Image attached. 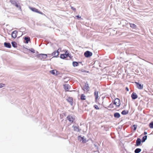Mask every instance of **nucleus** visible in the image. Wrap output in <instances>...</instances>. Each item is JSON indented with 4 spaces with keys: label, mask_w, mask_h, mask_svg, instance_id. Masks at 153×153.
<instances>
[{
    "label": "nucleus",
    "mask_w": 153,
    "mask_h": 153,
    "mask_svg": "<svg viewBox=\"0 0 153 153\" xmlns=\"http://www.w3.org/2000/svg\"><path fill=\"white\" fill-rule=\"evenodd\" d=\"M67 118L69 122L71 123H72L75 120V117L72 115H69L68 116Z\"/></svg>",
    "instance_id": "f257e3e1"
},
{
    "label": "nucleus",
    "mask_w": 153,
    "mask_h": 153,
    "mask_svg": "<svg viewBox=\"0 0 153 153\" xmlns=\"http://www.w3.org/2000/svg\"><path fill=\"white\" fill-rule=\"evenodd\" d=\"M47 56V54H39L36 55V57L41 59H46Z\"/></svg>",
    "instance_id": "f03ea898"
},
{
    "label": "nucleus",
    "mask_w": 153,
    "mask_h": 153,
    "mask_svg": "<svg viewBox=\"0 0 153 153\" xmlns=\"http://www.w3.org/2000/svg\"><path fill=\"white\" fill-rule=\"evenodd\" d=\"M120 100L118 98H116L114 102V104L116 106H119L120 105Z\"/></svg>",
    "instance_id": "7ed1b4c3"
},
{
    "label": "nucleus",
    "mask_w": 153,
    "mask_h": 153,
    "mask_svg": "<svg viewBox=\"0 0 153 153\" xmlns=\"http://www.w3.org/2000/svg\"><path fill=\"white\" fill-rule=\"evenodd\" d=\"M83 90L84 91H88L89 90L90 88L89 86V85L87 82L85 83V85L83 86Z\"/></svg>",
    "instance_id": "20e7f679"
},
{
    "label": "nucleus",
    "mask_w": 153,
    "mask_h": 153,
    "mask_svg": "<svg viewBox=\"0 0 153 153\" xmlns=\"http://www.w3.org/2000/svg\"><path fill=\"white\" fill-rule=\"evenodd\" d=\"M84 55L85 57H88L92 55V53L89 51H87L85 52Z\"/></svg>",
    "instance_id": "39448f33"
},
{
    "label": "nucleus",
    "mask_w": 153,
    "mask_h": 153,
    "mask_svg": "<svg viewBox=\"0 0 153 153\" xmlns=\"http://www.w3.org/2000/svg\"><path fill=\"white\" fill-rule=\"evenodd\" d=\"M60 50H61V49L59 48L58 51H54L52 53V56H54L53 57H56L59 54V52L58 51Z\"/></svg>",
    "instance_id": "423d86ee"
},
{
    "label": "nucleus",
    "mask_w": 153,
    "mask_h": 153,
    "mask_svg": "<svg viewBox=\"0 0 153 153\" xmlns=\"http://www.w3.org/2000/svg\"><path fill=\"white\" fill-rule=\"evenodd\" d=\"M17 33L18 32L16 30H14L13 31L11 34L12 37L14 38H16L17 37Z\"/></svg>",
    "instance_id": "0eeeda50"
},
{
    "label": "nucleus",
    "mask_w": 153,
    "mask_h": 153,
    "mask_svg": "<svg viewBox=\"0 0 153 153\" xmlns=\"http://www.w3.org/2000/svg\"><path fill=\"white\" fill-rule=\"evenodd\" d=\"M68 56H69V53L61 54L60 55V57L61 59H64L67 57Z\"/></svg>",
    "instance_id": "6e6552de"
},
{
    "label": "nucleus",
    "mask_w": 153,
    "mask_h": 153,
    "mask_svg": "<svg viewBox=\"0 0 153 153\" xmlns=\"http://www.w3.org/2000/svg\"><path fill=\"white\" fill-rule=\"evenodd\" d=\"M67 100L69 102L71 105H73V98L71 97H69L67 99Z\"/></svg>",
    "instance_id": "1a4fd4ad"
},
{
    "label": "nucleus",
    "mask_w": 153,
    "mask_h": 153,
    "mask_svg": "<svg viewBox=\"0 0 153 153\" xmlns=\"http://www.w3.org/2000/svg\"><path fill=\"white\" fill-rule=\"evenodd\" d=\"M137 85V88L139 89H142L143 88V85H142L141 84L137 82H135Z\"/></svg>",
    "instance_id": "9d476101"
},
{
    "label": "nucleus",
    "mask_w": 153,
    "mask_h": 153,
    "mask_svg": "<svg viewBox=\"0 0 153 153\" xmlns=\"http://www.w3.org/2000/svg\"><path fill=\"white\" fill-rule=\"evenodd\" d=\"M131 97L134 100L137 98V95L135 93L133 92L131 95Z\"/></svg>",
    "instance_id": "9b49d317"
},
{
    "label": "nucleus",
    "mask_w": 153,
    "mask_h": 153,
    "mask_svg": "<svg viewBox=\"0 0 153 153\" xmlns=\"http://www.w3.org/2000/svg\"><path fill=\"white\" fill-rule=\"evenodd\" d=\"M141 139L139 138H138L136 140L135 145L137 146H139L141 144Z\"/></svg>",
    "instance_id": "f8f14e48"
},
{
    "label": "nucleus",
    "mask_w": 153,
    "mask_h": 153,
    "mask_svg": "<svg viewBox=\"0 0 153 153\" xmlns=\"http://www.w3.org/2000/svg\"><path fill=\"white\" fill-rule=\"evenodd\" d=\"M64 89L66 91H68L70 88V86L68 84H65L64 85Z\"/></svg>",
    "instance_id": "ddd939ff"
},
{
    "label": "nucleus",
    "mask_w": 153,
    "mask_h": 153,
    "mask_svg": "<svg viewBox=\"0 0 153 153\" xmlns=\"http://www.w3.org/2000/svg\"><path fill=\"white\" fill-rule=\"evenodd\" d=\"M72 127L73 128L74 130V131H76L77 132H79L80 131V130L79 129V126H73Z\"/></svg>",
    "instance_id": "4468645a"
},
{
    "label": "nucleus",
    "mask_w": 153,
    "mask_h": 153,
    "mask_svg": "<svg viewBox=\"0 0 153 153\" xmlns=\"http://www.w3.org/2000/svg\"><path fill=\"white\" fill-rule=\"evenodd\" d=\"M4 46L7 48H11V45L10 43L5 42L4 43Z\"/></svg>",
    "instance_id": "2eb2a0df"
},
{
    "label": "nucleus",
    "mask_w": 153,
    "mask_h": 153,
    "mask_svg": "<svg viewBox=\"0 0 153 153\" xmlns=\"http://www.w3.org/2000/svg\"><path fill=\"white\" fill-rule=\"evenodd\" d=\"M94 96L95 97V100H97L98 99L99 96H98V91H95L94 92Z\"/></svg>",
    "instance_id": "dca6fc26"
},
{
    "label": "nucleus",
    "mask_w": 153,
    "mask_h": 153,
    "mask_svg": "<svg viewBox=\"0 0 153 153\" xmlns=\"http://www.w3.org/2000/svg\"><path fill=\"white\" fill-rule=\"evenodd\" d=\"M25 40L26 41L25 43L27 44L28 43L29 41L30 40V38L29 37H25L24 38Z\"/></svg>",
    "instance_id": "f3484780"
},
{
    "label": "nucleus",
    "mask_w": 153,
    "mask_h": 153,
    "mask_svg": "<svg viewBox=\"0 0 153 153\" xmlns=\"http://www.w3.org/2000/svg\"><path fill=\"white\" fill-rule=\"evenodd\" d=\"M114 116L115 118H119L120 117V115L119 113L117 112L114 114Z\"/></svg>",
    "instance_id": "a211bd4d"
},
{
    "label": "nucleus",
    "mask_w": 153,
    "mask_h": 153,
    "mask_svg": "<svg viewBox=\"0 0 153 153\" xmlns=\"http://www.w3.org/2000/svg\"><path fill=\"white\" fill-rule=\"evenodd\" d=\"M80 139H81L82 142L83 143H85L86 142L85 139L83 137H81L80 136L78 137V139L80 140Z\"/></svg>",
    "instance_id": "6ab92c4d"
},
{
    "label": "nucleus",
    "mask_w": 153,
    "mask_h": 153,
    "mask_svg": "<svg viewBox=\"0 0 153 153\" xmlns=\"http://www.w3.org/2000/svg\"><path fill=\"white\" fill-rule=\"evenodd\" d=\"M86 97L84 94H82L81 95L80 99L82 100H85L86 99Z\"/></svg>",
    "instance_id": "aec40b11"
},
{
    "label": "nucleus",
    "mask_w": 153,
    "mask_h": 153,
    "mask_svg": "<svg viewBox=\"0 0 153 153\" xmlns=\"http://www.w3.org/2000/svg\"><path fill=\"white\" fill-rule=\"evenodd\" d=\"M130 26L132 28L135 29L136 27V25L134 24L129 23Z\"/></svg>",
    "instance_id": "412c9836"
},
{
    "label": "nucleus",
    "mask_w": 153,
    "mask_h": 153,
    "mask_svg": "<svg viewBox=\"0 0 153 153\" xmlns=\"http://www.w3.org/2000/svg\"><path fill=\"white\" fill-rule=\"evenodd\" d=\"M141 149L140 148H137L134 150L135 153H139L141 151Z\"/></svg>",
    "instance_id": "4be33fe9"
},
{
    "label": "nucleus",
    "mask_w": 153,
    "mask_h": 153,
    "mask_svg": "<svg viewBox=\"0 0 153 153\" xmlns=\"http://www.w3.org/2000/svg\"><path fill=\"white\" fill-rule=\"evenodd\" d=\"M147 136L146 135L144 136L142 138L141 141L142 142H144L145 140L147 139Z\"/></svg>",
    "instance_id": "5701e85b"
},
{
    "label": "nucleus",
    "mask_w": 153,
    "mask_h": 153,
    "mask_svg": "<svg viewBox=\"0 0 153 153\" xmlns=\"http://www.w3.org/2000/svg\"><path fill=\"white\" fill-rule=\"evenodd\" d=\"M30 9L33 12H36L37 13V12H38V10L37 9L35 8L31 7L30 8Z\"/></svg>",
    "instance_id": "b1692460"
},
{
    "label": "nucleus",
    "mask_w": 153,
    "mask_h": 153,
    "mask_svg": "<svg viewBox=\"0 0 153 153\" xmlns=\"http://www.w3.org/2000/svg\"><path fill=\"white\" fill-rule=\"evenodd\" d=\"M12 46L14 48L17 47V43L16 42H13L11 43Z\"/></svg>",
    "instance_id": "393cba45"
},
{
    "label": "nucleus",
    "mask_w": 153,
    "mask_h": 153,
    "mask_svg": "<svg viewBox=\"0 0 153 153\" xmlns=\"http://www.w3.org/2000/svg\"><path fill=\"white\" fill-rule=\"evenodd\" d=\"M73 65L74 67H76L78 65V63L76 62H73Z\"/></svg>",
    "instance_id": "a878e982"
},
{
    "label": "nucleus",
    "mask_w": 153,
    "mask_h": 153,
    "mask_svg": "<svg viewBox=\"0 0 153 153\" xmlns=\"http://www.w3.org/2000/svg\"><path fill=\"white\" fill-rule=\"evenodd\" d=\"M128 113V112H127L126 110H123V111L122 112H121V114H123V115H126V114H127Z\"/></svg>",
    "instance_id": "bb28decb"
},
{
    "label": "nucleus",
    "mask_w": 153,
    "mask_h": 153,
    "mask_svg": "<svg viewBox=\"0 0 153 153\" xmlns=\"http://www.w3.org/2000/svg\"><path fill=\"white\" fill-rule=\"evenodd\" d=\"M55 71H56V70H53L50 71V72L51 74H52L53 75H55Z\"/></svg>",
    "instance_id": "cd10ccee"
},
{
    "label": "nucleus",
    "mask_w": 153,
    "mask_h": 153,
    "mask_svg": "<svg viewBox=\"0 0 153 153\" xmlns=\"http://www.w3.org/2000/svg\"><path fill=\"white\" fill-rule=\"evenodd\" d=\"M14 5H15L16 6V7L17 8H19V9H21V7L20 6L19 4L17 3H16V4H14Z\"/></svg>",
    "instance_id": "c85d7f7f"
},
{
    "label": "nucleus",
    "mask_w": 153,
    "mask_h": 153,
    "mask_svg": "<svg viewBox=\"0 0 153 153\" xmlns=\"http://www.w3.org/2000/svg\"><path fill=\"white\" fill-rule=\"evenodd\" d=\"M149 126L151 128H153V121L149 123Z\"/></svg>",
    "instance_id": "c756f323"
},
{
    "label": "nucleus",
    "mask_w": 153,
    "mask_h": 153,
    "mask_svg": "<svg viewBox=\"0 0 153 153\" xmlns=\"http://www.w3.org/2000/svg\"><path fill=\"white\" fill-rule=\"evenodd\" d=\"M10 1L12 4L14 5L16 3L15 0H10Z\"/></svg>",
    "instance_id": "7c9ffc66"
},
{
    "label": "nucleus",
    "mask_w": 153,
    "mask_h": 153,
    "mask_svg": "<svg viewBox=\"0 0 153 153\" xmlns=\"http://www.w3.org/2000/svg\"><path fill=\"white\" fill-rule=\"evenodd\" d=\"M114 103L113 104H112V103H111V104L109 105V106H108V107L109 108H114V106H113V105H114Z\"/></svg>",
    "instance_id": "2f4dec72"
},
{
    "label": "nucleus",
    "mask_w": 153,
    "mask_h": 153,
    "mask_svg": "<svg viewBox=\"0 0 153 153\" xmlns=\"http://www.w3.org/2000/svg\"><path fill=\"white\" fill-rule=\"evenodd\" d=\"M133 126L134 127V129H133L135 131L137 128V125H134Z\"/></svg>",
    "instance_id": "473e14b6"
},
{
    "label": "nucleus",
    "mask_w": 153,
    "mask_h": 153,
    "mask_svg": "<svg viewBox=\"0 0 153 153\" xmlns=\"http://www.w3.org/2000/svg\"><path fill=\"white\" fill-rule=\"evenodd\" d=\"M94 107L96 109L98 110L99 109V108L98 107L97 105H95L94 106Z\"/></svg>",
    "instance_id": "72a5a7b5"
},
{
    "label": "nucleus",
    "mask_w": 153,
    "mask_h": 153,
    "mask_svg": "<svg viewBox=\"0 0 153 153\" xmlns=\"http://www.w3.org/2000/svg\"><path fill=\"white\" fill-rule=\"evenodd\" d=\"M5 85L4 84H0V88L4 87Z\"/></svg>",
    "instance_id": "f704fd0d"
},
{
    "label": "nucleus",
    "mask_w": 153,
    "mask_h": 153,
    "mask_svg": "<svg viewBox=\"0 0 153 153\" xmlns=\"http://www.w3.org/2000/svg\"><path fill=\"white\" fill-rule=\"evenodd\" d=\"M30 51H31V52L33 53H35V50H34L33 48H31Z\"/></svg>",
    "instance_id": "c9c22d12"
},
{
    "label": "nucleus",
    "mask_w": 153,
    "mask_h": 153,
    "mask_svg": "<svg viewBox=\"0 0 153 153\" xmlns=\"http://www.w3.org/2000/svg\"><path fill=\"white\" fill-rule=\"evenodd\" d=\"M71 9L72 10H74V11H76V8H74L73 7L71 6Z\"/></svg>",
    "instance_id": "e433bc0d"
},
{
    "label": "nucleus",
    "mask_w": 153,
    "mask_h": 153,
    "mask_svg": "<svg viewBox=\"0 0 153 153\" xmlns=\"http://www.w3.org/2000/svg\"><path fill=\"white\" fill-rule=\"evenodd\" d=\"M59 74V72L56 70V71H55V74L56 75H57Z\"/></svg>",
    "instance_id": "4c0bfd02"
},
{
    "label": "nucleus",
    "mask_w": 153,
    "mask_h": 153,
    "mask_svg": "<svg viewBox=\"0 0 153 153\" xmlns=\"http://www.w3.org/2000/svg\"><path fill=\"white\" fill-rule=\"evenodd\" d=\"M38 12H37V13H39L41 14H43V13L42 12H41L40 11H38Z\"/></svg>",
    "instance_id": "58836bf2"
},
{
    "label": "nucleus",
    "mask_w": 153,
    "mask_h": 153,
    "mask_svg": "<svg viewBox=\"0 0 153 153\" xmlns=\"http://www.w3.org/2000/svg\"><path fill=\"white\" fill-rule=\"evenodd\" d=\"M126 90L127 91H129V90H128V87H126Z\"/></svg>",
    "instance_id": "ea45409f"
},
{
    "label": "nucleus",
    "mask_w": 153,
    "mask_h": 153,
    "mask_svg": "<svg viewBox=\"0 0 153 153\" xmlns=\"http://www.w3.org/2000/svg\"><path fill=\"white\" fill-rule=\"evenodd\" d=\"M144 135H146V134H147V132H146L145 131L144 132Z\"/></svg>",
    "instance_id": "a19ab883"
},
{
    "label": "nucleus",
    "mask_w": 153,
    "mask_h": 153,
    "mask_svg": "<svg viewBox=\"0 0 153 153\" xmlns=\"http://www.w3.org/2000/svg\"><path fill=\"white\" fill-rule=\"evenodd\" d=\"M76 17H77V18H81V17H80V16H78H78H76Z\"/></svg>",
    "instance_id": "79ce46f5"
},
{
    "label": "nucleus",
    "mask_w": 153,
    "mask_h": 153,
    "mask_svg": "<svg viewBox=\"0 0 153 153\" xmlns=\"http://www.w3.org/2000/svg\"><path fill=\"white\" fill-rule=\"evenodd\" d=\"M142 153H146V152H143Z\"/></svg>",
    "instance_id": "37998d69"
},
{
    "label": "nucleus",
    "mask_w": 153,
    "mask_h": 153,
    "mask_svg": "<svg viewBox=\"0 0 153 153\" xmlns=\"http://www.w3.org/2000/svg\"><path fill=\"white\" fill-rule=\"evenodd\" d=\"M79 140L80 141H81L82 140V139H80V140Z\"/></svg>",
    "instance_id": "c03bdc74"
}]
</instances>
